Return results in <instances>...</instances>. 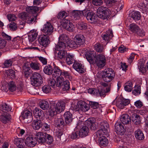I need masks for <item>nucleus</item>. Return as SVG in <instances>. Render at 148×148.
<instances>
[{"label": "nucleus", "mask_w": 148, "mask_h": 148, "mask_svg": "<svg viewBox=\"0 0 148 148\" xmlns=\"http://www.w3.org/2000/svg\"><path fill=\"white\" fill-rule=\"evenodd\" d=\"M86 59L90 64H96L99 68L104 67L106 64V60L104 55L87 54L86 55Z\"/></svg>", "instance_id": "f257e3e1"}, {"label": "nucleus", "mask_w": 148, "mask_h": 148, "mask_svg": "<svg viewBox=\"0 0 148 148\" xmlns=\"http://www.w3.org/2000/svg\"><path fill=\"white\" fill-rule=\"evenodd\" d=\"M65 103L62 101H52L50 103L49 110V115L52 117L59 114L64 110Z\"/></svg>", "instance_id": "f03ea898"}, {"label": "nucleus", "mask_w": 148, "mask_h": 148, "mask_svg": "<svg viewBox=\"0 0 148 148\" xmlns=\"http://www.w3.org/2000/svg\"><path fill=\"white\" fill-rule=\"evenodd\" d=\"M35 138L38 142L41 144L46 141L48 144L50 145L53 140L52 136L46 132H38L35 135Z\"/></svg>", "instance_id": "7ed1b4c3"}, {"label": "nucleus", "mask_w": 148, "mask_h": 148, "mask_svg": "<svg viewBox=\"0 0 148 148\" xmlns=\"http://www.w3.org/2000/svg\"><path fill=\"white\" fill-rule=\"evenodd\" d=\"M115 75L114 70L112 69L108 68L103 71L102 78L104 82H109L114 79Z\"/></svg>", "instance_id": "20e7f679"}, {"label": "nucleus", "mask_w": 148, "mask_h": 148, "mask_svg": "<svg viewBox=\"0 0 148 148\" xmlns=\"http://www.w3.org/2000/svg\"><path fill=\"white\" fill-rule=\"evenodd\" d=\"M110 11L106 7L101 6L99 7L97 11V14L99 18L103 19H106L110 16Z\"/></svg>", "instance_id": "39448f33"}, {"label": "nucleus", "mask_w": 148, "mask_h": 148, "mask_svg": "<svg viewBox=\"0 0 148 148\" xmlns=\"http://www.w3.org/2000/svg\"><path fill=\"white\" fill-rule=\"evenodd\" d=\"M31 84L34 86L37 87L42 84L43 81L41 75L37 73H34L31 77Z\"/></svg>", "instance_id": "423d86ee"}, {"label": "nucleus", "mask_w": 148, "mask_h": 148, "mask_svg": "<svg viewBox=\"0 0 148 148\" xmlns=\"http://www.w3.org/2000/svg\"><path fill=\"white\" fill-rule=\"evenodd\" d=\"M84 16L86 17L87 20L91 23L97 22L99 16L94 13L88 10H84Z\"/></svg>", "instance_id": "0eeeda50"}, {"label": "nucleus", "mask_w": 148, "mask_h": 148, "mask_svg": "<svg viewBox=\"0 0 148 148\" xmlns=\"http://www.w3.org/2000/svg\"><path fill=\"white\" fill-rule=\"evenodd\" d=\"M21 117L26 123H30L33 120L32 113L28 110H25L21 113Z\"/></svg>", "instance_id": "6e6552de"}, {"label": "nucleus", "mask_w": 148, "mask_h": 148, "mask_svg": "<svg viewBox=\"0 0 148 148\" xmlns=\"http://www.w3.org/2000/svg\"><path fill=\"white\" fill-rule=\"evenodd\" d=\"M53 28L51 23L47 22L44 25L41 31L43 34L48 36L51 35L53 32Z\"/></svg>", "instance_id": "1a4fd4ad"}, {"label": "nucleus", "mask_w": 148, "mask_h": 148, "mask_svg": "<svg viewBox=\"0 0 148 148\" xmlns=\"http://www.w3.org/2000/svg\"><path fill=\"white\" fill-rule=\"evenodd\" d=\"M38 40L40 45L45 48L50 43L49 36L45 35H40L38 38Z\"/></svg>", "instance_id": "9d476101"}, {"label": "nucleus", "mask_w": 148, "mask_h": 148, "mask_svg": "<svg viewBox=\"0 0 148 148\" xmlns=\"http://www.w3.org/2000/svg\"><path fill=\"white\" fill-rule=\"evenodd\" d=\"M61 25L63 27L69 32L73 31L74 27V25L67 19L62 20L61 22Z\"/></svg>", "instance_id": "9b49d317"}, {"label": "nucleus", "mask_w": 148, "mask_h": 148, "mask_svg": "<svg viewBox=\"0 0 148 148\" xmlns=\"http://www.w3.org/2000/svg\"><path fill=\"white\" fill-rule=\"evenodd\" d=\"M115 130L118 134L123 135L125 132V128L120 122H117L115 125Z\"/></svg>", "instance_id": "f8f14e48"}, {"label": "nucleus", "mask_w": 148, "mask_h": 148, "mask_svg": "<svg viewBox=\"0 0 148 148\" xmlns=\"http://www.w3.org/2000/svg\"><path fill=\"white\" fill-rule=\"evenodd\" d=\"M74 39L78 46L83 45L85 42V37L82 34H78L76 35Z\"/></svg>", "instance_id": "ddd939ff"}, {"label": "nucleus", "mask_w": 148, "mask_h": 148, "mask_svg": "<svg viewBox=\"0 0 148 148\" xmlns=\"http://www.w3.org/2000/svg\"><path fill=\"white\" fill-rule=\"evenodd\" d=\"M36 138L35 137L34 138L31 136L27 137L25 141V143L27 146L29 147H34L37 143ZM37 140V139H36Z\"/></svg>", "instance_id": "4468645a"}, {"label": "nucleus", "mask_w": 148, "mask_h": 148, "mask_svg": "<svg viewBox=\"0 0 148 148\" xmlns=\"http://www.w3.org/2000/svg\"><path fill=\"white\" fill-rule=\"evenodd\" d=\"M56 57L59 60L65 59L68 54L65 50L55 51Z\"/></svg>", "instance_id": "2eb2a0df"}, {"label": "nucleus", "mask_w": 148, "mask_h": 148, "mask_svg": "<svg viewBox=\"0 0 148 148\" xmlns=\"http://www.w3.org/2000/svg\"><path fill=\"white\" fill-rule=\"evenodd\" d=\"M73 68L80 73H83L86 71V69L82 64L78 62H75L73 65Z\"/></svg>", "instance_id": "dca6fc26"}, {"label": "nucleus", "mask_w": 148, "mask_h": 148, "mask_svg": "<svg viewBox=\"0 0 148 148\" xmlns=\"http://www.w3.org/2000/svg\"><path fill=\"white\" fill-rule=\"evenodd\" d=\"M130 103V101L128 99H119L116 102V106L121 109L124 108L125 106L127 105Z\"/></svg>", "instance_id": "f3484780"}, {"label": "nucleus", "mask_w": 148, "mask_h": 148, "mask_svg": "<svg viewBox=\"0 0 148 148\" xmlns=\"http://www.w3.org/2000/svg\"><path fill=\"white\" fill-rule=\"evenodd\" d=\"M11 110V107L6 103L0 105V114L8 113Z\"/></svg>", "instance_id": "a211bd4d"}, {"label": "nucleus", "mask_w": 148, "mask_h": 148, "mask_svg": "<svg viewBox=\"0 0 148 148\" xmlns=\"http://www.w3.org/2000/svg\"><path fill=\"white\" fill-rule=\"evenodd\" d=\"M33 114L34 116L37 119H39L41 120L44 117L43 111L40 109L36 108L33 112Z\"/></svg>", "instance_id": "6ab92c4d"}, {"label": "nucleus", "mask_w": 148, "mask_h": 148, "mask_svg": "<svg viewBox=\"0 0 148 148\" xmlns=\"http://www.w3.org/2000/svg\"><path fill=\"white\" fill-rule=\"evenodd\" d=\"M64 117L66 123L67 124H70L72 121L73 119V115L69 111L65 112L64 114Z\"/></svg>", "instance_id": "aec40b11"}, {"label": "nucleus", "mask_w": 148, "mask_h": 148, "mask_svg": "<svg viewBox=\"0 0 148 148\" xmlns=\"http://www.w3.org/2000/svg\"><path fill=\"white\" fill-rule=\"evenodd\" d=\"M42 122L41 120L36 119L32 123V126L35 130H38L42 127Z\"/></svg>", "instance_id": "412c9836"}, {"label": "nucleus", "mask_w": 148, "mask_h": 148, "mask_svg": "<svg viewBox=\"0 0 148 148\" xmlns=\"http://www.w3.org/2000/svg\"><path fill=\"white\" fill-rule=\"evenodd\" d=\"M38 35L36 30H31L29 33L28 38L30 42L34 41L36 39Z\"/></svg>", "instance_id": "4be33fe9"}, {"label": "nucleus", "mask_w": 148, "mask_h": 148, "mask_svg": "<svg viewBox=\"0 0 148 148\" xmlns=\"http://www.w3.org/2000/svg\"><path fill=\"white\" fill-rule=\"evenodd\" d=\"M98 127L103 131L107 132L108 129L109 124L106 121H102L98 123Z\"/></svg>", "instance_id": "5701e85b"}, {"label": "nucleus", "mask_w": 148, "mask_h": 148, "mask_svg": "<svg viewBox=\"0 0 148 148\" xmlns=\"http://www.w3.org/2000/svg\"><path fill=\"white\" fill-rule=\"evenodd\" d=\"M120 121L124 124H128L131 122V119L129 115L127 114L122 115Z\"/></svg>", "instance_id": "b1692460"}, {"label": "nucleus", "mask_w": 148, "mask_h": 148, "mask_svg": "<svg viewBox=\"0 0 148 148\" xmlns=\"http://www.w3.org/2000/svg\"><path fill=\"white\" fill-rule=\"evenodd\" d=\"M92 120V119L91 118L88 119L85 121V125H87L88 127L89 126L91 130H95L96 129L97 126L95 123L93 122Z\"/></svg>", "instance_id": "393cba45"}, {"label": "nucleus", "mask_w": 148, "mask_h": 148, "mask_svg": "<svg viewBox=\"0 0 148 148\" xmlns=\"http://www.w3.org/2000/svg\"><path fill=\"white\" fill-rule=\"evenodd\" d=\"M113 35L112 31L110 29H109L106 32V33L102 36V39L103 40L108 41L110 39L113 37Z\"/></svg>", "instance_id": "a878e982"}, {"label": "nucleus", "mask_w": 148, "mask_h": 148, "mask_svg": "<svg viewBox=\"0 0 148 148\" xmlns=\"http://www.w3.org/2000/svg\"><path fill=\"white\" fill-rule=\"evenodd\" d=\"M0 116V121L3 123H6L9 122L10 119V115L9 113L1 114Z\"/></svg>", "instance_id": "bb28decb"}, {"label": "nucleus", "mask_w": 148, "mask_h": 148, "mask_svg": "<svg viewBox=\"0 0 148 148\" xmlns=\"http://www.w3.org/2000/svg\"><path fill=\"white\" fill-rule=\"evenodd\" d=\"M131 120L134 123L138 125L141 123V119L140 116L136 114H133L131 116Z\"/></svg>", "instance_id": "cd10ccee"}, {"label": "nucleus", "mask_w": 148, "mask_h": 148, "mask_svg": "<svg viewBox=\"0 0 148 148\" xmlns=\"http://www.w3.org/2000/svg\"><path fill=\"white\" fill-rule=\"evenodd\" d=\"M129 15L130 17L135 21L140 20L141 17L140 13L138 11H133Z\"/></svg>", "instance_id": "c85d7f7f"}, {"label": "nucleus", "mask_w": 148, "mask_h": 148, "mask_svg": "<svg viewBox=\"0 0 148 148\" xmlns=\"http://www.w3.org/2000/svg\"><path fill=\"white\" fill-rule=\"evenodd\" d=\"M81 137H85L88 135L89 132V128L87 125L83 126L79 131Z\"/></svg>", "instance_id": "c756f323"}, {"label": "nucleus", "mask_w": 148, "mask_h": 148, "mask_svg": "<svg viewBox=\"0 0 148 148\" xmlns=\"http://www.w3.org/2000/svg\"><path fill=\"white\" fill-rule=\"evenodd\" d=\"M37 15L36 14H29L26 20L27 23L29 24H31L33 23L34 22L37 18Z\"/></svg>", "instance_id": "7c9ffc66"}, {"label": "nucleus", "mask_w": 148, "mask_h": 148, "mask_svg": "<svg viewBox=\"0 0 148 148\" xmlns=\"http://www.w3.org/2000/svg\"><path fill=\"white\" fill-rule=\"evenodd\" d=\"M14 144L18 148H25L24 146V140L21 138H17L14 139Z\"/></svg>", "instance_id": "2f4dec72"}, {"label": "nucleus", "mask_w": 148, "mask_h": 148, "mask_svg": "<svg viewBox=\"0 0 148 148\" xmlns=\"http://www.w3.org/2000/svg\"><path fill=\"white\" fill-rule=\"evenodd\" d=\"M79 106H80V110L84 112L87 111L89 108L88 104L84 101H79L78 102Z\"/></svg>", "instance_id": "473e14b6"}, {"label": "nucleus", "mask_w": 148, "mask_h": 148, "mask_svg": "<svg viewBox=\"0 0 148 148\" xmlns=\"http://www.w3.org/2000/svg\"><path fill=\"white\" fill-rule=\"evenodd\" d=\"M39 10V8L34 6L28 7L26 8V10L28 14H32L38 12Z\"/></svg>", "instance_id": "72a5a7b5"}, {"label": "nucleus", "mask_w": 148, "mask_h": 148, "mask_svg": "<svg viewBox=\"0 0 148 148\" xmlns=\"http://www.w3.org/2000/svg\"><path fill=\"white\" fill-rule=\"evenodd\" d=\"M52 73V75L53 77H57L61 76L62 71L60 70L58 66L54 67Z\"/></svg>", "instance_id": "f704fd0d"}, {"label": "nucleus", "mask_w": 148, "mask_h": 148, "mask_svg": "<svg viewBox=\"0 0 148 148\" xmlns=\"http://www.w3.org/2000/svg\"><path fill=\"white\" fill-rule=\"evenodd\" d=\"M66 47V45L64 42H58V44L56 45L54 49L55 51L65 50V49Z\"/></svg>", "instance_id": "c9c22d12"}, {"label": "nucleus", "mask_w": 148, "mask_h": 148, "mask_svg": "<svg viewBox=\"0 0 148 148\" xmlns=\"http://www.w3.org/2000/svg\"><path fill=\"white\" fill-rule=\"evenodd\" d=\"M8 90L11 92H13L16 90V87L14 82L10 81L9 83H6Z\"/></svg>", "instance_id": "e433bc0d"}, {"label": "nucleus", "mask_w": 148, "mask_h": 148, "mask_svg": "<svg viewBox=\"0 0 148 148\" xmlns=\"http://www.w3.org/2000/svg\"><path fill=\"white\" fill-rule=\"evenodd\" d=\"M40 108L44 110H47L49 107V105L48 102L46 101L42 100L39 103Z\"/></svg>", "instance_id": "4c0bfd02"}, {"label": "nucleus", "mask_w": 148, "mask_h": 148, "mask_svg": "<svg viewBox=\"0 0 148 148\" xmlns=\"http://www.w3.org/2000/svg\"><path fill=\"white\" fill-rule=\"evenodd\" d=\"M106 136H104L100 137L98 140V143L100 146H106V145L108 142L107 139L106 137Z\"/></svg>", "instance_id": "58836bf2"}, {"label": "nucleus", "mask_w": 148, "mask_h": 148, "mask_svg": "<svg viewBox=\"0 0 148 148\" xmlns=\"http://www.w3.org/2000/svg\"><path fill=\"white\" fill-rule=\"evenodd\" d=\"M135 135L136 138L140 140H142L144 138V134L140 130L138 129L135 132Z\"/></svg>", "instance_id": "ea45409f"}, {"label": "nucleus", "mask_w": 148, "mask_h": 148, "mask_svg": "<svg viewBox=\"0 0 148 148\" xmlns=\"http://www.w3.org/2000/svg\"><path fill=\"white\" fill-rule=\"evenodd\" d=\"M54 124L57 127H63L64 123L63 119L61 118L57 119L54 121Z\"/></svg>", "instance_id": "a19ab883"}, {"label": "nucleus", "mask_w": 148, "mask_h": 148, "mask_svg": "<svg viewBox=\"0 0 148 148\" xmlns=\"http://www.w3.org/2000/svg\"><path fill=\"white\" fill-rule=\"evenodd\" d=\"M125 90L127 92H130L133 89V84L132 82L130 81H128L124 85Z\"/></svg>", "instance_id": "79ce46f5"}, {"label": "nucleus", "mask_w": 148, "mask_h": 148, "mask_svg": "<svg viewBox=\"0 0 148 148\" xmlns=\"http://www.w3.org/2000/svg\"><path fill=\"white\" fill-rule=\"evenodd\" d=\"M84 11V10L82 11L73 10L72 12V15L74 17L75 20L79 19L82 14L84 16L83 12Z\"/></svg>", "instance_id": "37998d69"}, {"label": "nucleus", "mask_w": 148, "mask_h": 148, "mask_svg": "<svg viewBox=\"0 0 148 148\" xmlns=\"http://www.w3.org/2000/svg\"><path fill=\"white\" fill-rule=\"evenodd\" d=\"M53 70L52 66L48 65L45 66L43 69V71L46 74L49 75L52 73Z\"/></svg>", "instance_id": "c03bdc74"}, {"label": "nucleus", "mask_w": 148, "mask_h": 148, "mask_svg": "<svg viewBox=\"0 0 148 148\" xmlns=\"http://www.w3.org/2000/svg\"><path fill=\"white\" fill-rule=\"evenodd\" d=\"M139 27L136 24L134 23H132L129 25V30L132 32L136 33Z\"/></svg>", "instance_id": "a18cd8bd"}, {"label": "nucleus", "mask_w": 148, "mask_h": 148, "mask_svg": "<svg viewBox=\"0 0 148 148\" xmlns=\"http://www.w3.org/2000/svg\"><path fill=\"white\" fill-rule=\"evenodd\" d=\"M138 66L140 71L142 73H144L148 71L145 66V67L144 64L142 62H140L139 63Z\"/></svg>", "instance_id": "49530a36"}, {"label": "nucleus", "mask_w": 148, "mask_h": 148, "mask_svg": "<svg viewBox=\"0 0 148 148\" xmlns=\"http://www.w3.org/2000/svg\"><path fill=\"white\" fill-rule=\"evenodd\" d=\"M138 66L140 71L142 73H144L148 71L145 66V67L144 64L142 62H140L139 63Z\"/></svg>", "instance_id": "de8ad7c7"}, {"label": "nucleus", "mask_w": 148, "mask_h": 148, "mask_svg": "<svg viewBox=\"0 0 148 148\" xmlns=\"http://www.w3.org/2000/svg\"><path fill=\"white\" fill-rule=\"evenodd\" d=\"M66 58V63L68 64H72L74 61L73 56L71 55L69 53L68 54Z\"/></svg>", "instance_id": "09e8293b"}, {"label": "nucleus", "mask_w": 148, "mask_h": 148, "mask_svg": "<svg viewBox=\"0 0 148 148\" xmlns=\"http://www.w3.org/2000/svg\"><path fill=\"white\" fill-rule=\"evenodd\" d=\"M134 89L132 91L133 94L135 96L138 95L140 93L141 88L140 85H136L134 87Z\"/></svg>", "instance_id": "8fccbe9b"}, {"label": "nucleus", "mask_w": 148, "mask_h": 148, "mask_svg": "<svg viewBox=\"0 0 148 148\" xmlns=\"http://www.w3.org/2000/svg\"><path fill=\"white\" fill-rule=\"evenodd\" d=\"M68 14L64 11L60 12L58 14L57 17L59 19H62L63 20L66 19L65 18L68 16ZM67 19H68L67 18Z\"/></svg>", "instance_id": "3c124183"}, {"label": "nucleus", "mask_w": 148, "mask_h": 148, "mask_svg": "<svg viewBox=\"0 0 148 148\" xmlns=\"http://www.w3.org/2000/svg\"><path fill=\"white\" fill-rule=\"evenodd\" d=\"M81 137L80 135V133L79 131L74 130L71 135V137L73 139L78 138L79 137Z\"/></svg>", "instance_id": "603ef678"}, {"label": "nucleus", "mask_w": 148, "mask_h": 148, "mask_svg": "<svg viewBox=\"0 0 148 148\" xmlns=\"http://www.w3.org/2000/svg\"><path fill=\"white\" fill-rule=\"evenodd\" d=\"M30 66L31 68L33 70H38L40 69V64L37 62H32L30 63Z\"/></svg>", "instance_id": "864d4df0"}, {"label": "nucleus", "mask_w": 148, "mask_h": 148, "mask_svg": "<svg viewBox=\"0 0 148 148\" xmlns=\"http://www.w3.org/2000/svg\"><path fill=\"white\" fill-rule=\"evenodd\" d=\"M62 89L64 91L68 90L70 88V83L69 81L68 80H66L63 82Z\"/></svg>", "instance_id": "5fc2aeb1"}, {"label": "nucleus", "mask_w": 148, "mask_h": 148, "mask_svg": "<svg viewBox=\"0 0 148 148\" xmlns=\"http://www.w3.org/2000/svg\"><path fill=\"white\" fill-rule=\"evenodd\" d=\"M95 50L98 52H101L103 50V47L102 45L100 44L97 43L94 46Z\"/></svg>", "instance_id": "6e6d98bb"}, {"label": "nucleus", "mask_w": 148, "mask_h": 148, "mask_svg": "<svg viewBox=\"0 0 148 148\" xmlns=\"http://www.w3.org/2000/svg\"><path fill=\"white\" fill-rule=\"evenodd\" d=\"M42 91L45 93H48L51 91V86L49 85H45L42 88Z\"/></svg>", "instance_id": "4d7b16f0"}, {"label": "nucleus", "mask_w": 148, "mask_h": 148, "mask_svg": "<svg viewBox=\"0 0 148 148\" xmlns=\"http://www.w3.org/2000/svg\"><path fill=\"white\" fill-rule=\"evenodd\" d=\"M107 132H105L104 131H103L102 129H100V130H99L96 132V135L98 137H102L103 136H105V135H106V134L107 133Z\"/></svg>", "instance_id": "13d9d810"}, {"label": "nucleus", "mask_w": 148, "mask_h": 148, "mask_svg": "<svg viewBox=\"0 0 148 148\" xmlns=\"http://www.w3.org/2000/svg\"><path fill=\"white\" fill-rule=\"evenodd\" d=\"M29 14L25 12L20 13L18 15L19 17L21 18L23 20H26L27 17L28 16Z\"/></svg>", "instance_id": "bf43d9fd"}, {"label": "nucleus", "mask_w": 148, "mask_h": 148, "mask_svg": "<svg viewBox=\"0 0 148 148\" xmlns=\"http://www.w3.org/2000/svg\"><path fill=\"white\" fill-rule=\"evenodd\" d=\"M23 69L25 73V75L27 77V75H29V72L28 71L30 69V68L26 64H25L23 66Z\"/></svg>", "instance_id": "052dcab7"}, {"label": "nucleus", "mask_w": 148, "mask_h": 148, "mask_svg": "<svg viewBox=\"0 0 148 148\" xmlns=\"http://www.w3.org/2000/svg\"><path fill=\"white\" fill-rule=\"evenodd\" d=\"M77 26V28L80 29H85L86 27V24L82 22H79Z\"/></svg>", "instance_id": "680f3d73"}, {"label": "nucleus", "mask_w": 148, "mask_h": 148, "mask_svg": "<svg viewBox=\"0 0 148 148\" xmlns=\"http://www.w3.org/2000/svg\"><path fill=\"white\" fill-rule=\"evenodd\" d=\"M13 62L12 59L6 60L4 63L5 67L6 68L11 66Z\"/></svg>", "instance_id": "e2e57ef3"}, {"label": "nucleus", "mask_w": 148, "mask_h": 148, "mask_svg": "<svg viewBox=\"0 0 148 148\" xmlns=\"http://www.w3.org/2000/svg\"><path fill=\"white\" fill-rule=\"evenodd\" d=\"M97 94H99L101 97H105L106 92L104 89L99 88L98 90H97Z\"/></svg>", "instance_id": "0e129e2a"}, {"label": "nucleus", "mask_w": 148, "mask_h": 148, "mask_svg": "<svg viewBox=\"0 0 148 148\" xmlns=\"http://www.w3.org/2000/svg\"><path fill=\"white\" fill-rule=\"evenodd\" d=\"M16 24L14 22H11L9 24V28L12 31H15L17 29Z\"/></svg>", "instance_id": "69168bd1"}, {"label": "nucleus", "mask_w": 148, "mask_h": 148, "mask_svg": "<svg viewBox=\"0 0 148 148\" xmlns=\"http://www.w3.org/2000/svg\"><path fill=\"white\" fill-rule=\"evenodd\" d=\"M61 76L62 77L64 76L65 78L67 79H69L70 75L68 72L63 70L62 71V74H61Z\"/></svg>", "instance_id": "338daca9"}, {"label": "nucleus", "mask_w": 148, "mask_h": 148, "mask_svg": "<svg viewBox=\"0 0 148 148\" xmlns=\"http://www.w3.org/2000/svg\"><path fill=\"white\" fill-rule=\"evenodd\" d=\"M89 105L91 107H92L94 109L98 108L99 106L98 103L94 101H90L89 102Z\"/></svg>", "instance_id": "774afa93"}]
</instances>
